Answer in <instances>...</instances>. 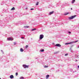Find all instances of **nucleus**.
<instances>
[{
	"label": "nucleus",
	"instance_id": "39",
	"mask_svg": "<svg viewBox=\"0 0 79 79\" xmlns=\"http://www.w3.org/2000/svg\"><path fill=\"white\" fill-rule=\"evenodd\" d=\"M0 79H1V78H0Z\"/></svg>",
	"mask_w": 79,
	"mask_h": 79
},
{
	"label": "nucleus",
	"instance_id": "1",
	"mask_svg": "<svg viewBox=\"0 0 79 79\" xmlns=\"http://www.w3.org/2000/svg\"><path fill=\"white\" fill-rule=\"evenodd\" d=\"M77 42H78V40H77L75 41L72 42L70 43H66L65 44V45H68V44H73V43H76Z\"/></svg>",
	"mask_w": 79,
	"mask_h": 79
},
{
	"label": "nucleus",
	"instance_id": "11",
	"mask_svg": "<svg viewBox=\"0 0 79 79\" xmlns=\"http://www.w3.org/2000/svg\"><path fill=\"white\" fill-rule=\"evenodd\" d=\"M49 76H50V75H47L46 76V79H48V77H49Z\"/></svg>",
	"mask_w": 79,
	"mask_h": 79
},
{
	"label": "nucleus",
	"instance_id": "25",
	"mask_svg": "<svg viewBox=\"0 0 79 79\" xmlns=\"http://www.w3.org/2000/svg\"><path fill=\"white\" fill-rule=\"evenodd\" d=\"M14 45H16V42H14Z\"/></svg>",
	"mask_w": 79,
	"mask_h": 79
},
{
	"label": "nucleus",
	"instance_id": "3",
	"mask_svg": "<svg viewBox=\"0 0 79 79\" xmlns=\"http://www.w3.org/2000/svg\"><path fill=\"white\" fill-rule=\"evenodd\" d=\"M44 35L43 34L40 35V40H41V39H42L43 38H44Z\"/></svg>",
	"mask_w": 79,
	"mask_h": 79
},
{
	"label": "nucleus",
	"instance_id": "9",
	"mask_svg": "<svg viewBox=\"0 0 79 79\" xmlns=\"http://www.w3.org/2000/svg\"><path fill=\"white\" fill-rule=\"evenodd\" d=\"M53 13H54V11H52V12H49V15H52V14H53Z\"/></svg>",
	"mask_w": 79,
	"mask_h": 79
},
{
	"label": "nucleus",
	"instance_id": "38",
	"mask_svg": "<svg viewBox=\"0 0 79 79\" xmlns=\"http://www.w3.org/2000/svg\"><path fill=\"white\" fill-rule=\"evenodd\" d=\"M53 44H54V43H53Z\"/></svg>",
	"mask_w": 79,
	"mask_h": 79
},
{
	"label": "nucleus",
	"instance_id": "37",
	"mask_svg": "<svg viewBox=\"0 0 79 79\" xmlns=\"http://www.w3.org/2000/svg\"><path fill=\"white\" fill-rule=\"evenodd\" d=\"M73 45L72 46V47H73Z\"/></svg>",
	"mask_w": 79,
	"mask_h": 79
},
{
	"label": "nucleus",
	"instance_id": "28",
	"mask_svg": "<svg viewBox=\"0 0 79 79\" xmlns=\"http://www.w3.org/2000/svg\"><path fill=\"white\" fill-rule=\"evenodd\" d=\"M70 51H72V49L71 48H70Z\"/></svg>",
	"mask_w": 79,
	"mask_h": 79
},
{
	"label": "nucleus",
	"instance_id": "12",
	"mask_svg": "<svg viewBox=\"0 0 79 79\" xmlns=\"http://www.w3.org/2000/svg\"><path fill=\"white\" fill-rule=\"evenodd\" d=\"M69 13V12H67V13H65L64 14V15H68Z\"/></svg>",
	"mask_w": 79,
	"mask_h": 79
},
{
	"label": "nucleus",
	"instance_id": "23",
	"mask_svg": "<svg viewBox=\"0 0 79 79\" xmlns=\"http://www.w3.org/2000/svg\"><path fill=\"white\" fill-rule=\"evenodd\" d=\"M44 68H48V66L45 65L44 66Z\"/></svg>",
	"mask_w": 79,
	"mask_h": 79
},
{
	"label": "nucleus",
	"instance_id": "36",
	"mask_svg": "<svg viewBox=\"0 0 79 79\" xmlns=\"http://www.w3.org/2000/svg\"><path fill=\"white\" fill-rule=\"evenodd\" d=\"M19 23H20V24H21V23H21V22H19Z\"/></svg>",
	"mask_w": 79,
	"mask_h": 79
},
{
	"label": "nucleus",
	"instance_id": "33",
	"mask_svg": "<svg viewBox=\"0 0 79 79\" xmlns=\"http://www.w3.org/2000/svg\"><path fill=\"white\" fill-rule=\"evenodd\" d=\"M71 10H73V8H71Z\"/></svg>",
	"mask_w": 79,
	"mask_h": 79
},
{
	"label": "nucleus",
	"instance_id": "34",
	"mask_svg": "<svg viewBox=\"0 0 79 79\" xmlns=\"http://www.w3.org/2000/svg\"><path fill=\"white\" fill-rule=\"evenodd\" d=\"M25 9H26H26H27V8H25Z\"/></svg>",
	"mask_w": 79,
	"mask_h": 79
},
{
	"label": "nucleus",
	"instance_id": "17",
	"mask_svg": "<svg viewBox=\"0 0 79 79\" xmlns=\"http://www.w3.org/2000/svg\"><path fill=\"white\" fill-rule=\"evenodd\" d=\"M35 30H36V28H34V29H31V31H33Z\"/></svg>",
	"mask_w": 79,
	"mask_h": 79
},
{
	"label": "nucleus",
	"instance_id": "8",
	"mask_svg": "<svg viewBox=\"0 0 79 79\" xmlns=\"http://www.w3.org/2000/svg\"><path fill=\"white\" fill-rule=\"evenodd\" d=\"M7 40H13V39H12L11 38H7Z\"/></svg>",
	"mask_w": 79,
	"mask_h": 79
},
{
	"label": "nucleus",
	"instance_id": "29",
	"mask_svg": "<svg viewBox=\"0 0 79 79\" xmlns=\"http://www.w3.org/2000/svg\"><path fill=\"white\" fill-rule=\"evenodd\" d=\"M34 10V9H33V8L31 9V10Z\"/></svg>",
	"mask_w": 79,
	"mask_h": 79
},
{
	"label": "nucleus",
	"instance_id": "7",
	"mask_svg": "<svg viewBox=\"0 0 79 79\" xmlns=\"http://www.w3.org/2000/svg\"><path fill=\"white\" fill-rule=\"evenodd\" d=\"M10 79H13V78H14V76H13L12 75H11L10 76Z\"/></svg>",
	"mask_w": 79,
	"mask_h": 79
},
{
	"label": "nucleus",
	"instance_id": "27",
	"mask_svg": "<svg viewBox=\"0 0 79 79\" xmlns=\"http://www.w3.org/2000/svg\"><path fill=\"white\" fill-rule=\"evenodd\" d=\"M68 33H69V34H71V32H70V31H69L68 32Z\"/></svg>",
	"mask_w": 79,
	"mask_h": 79
},
{
	"label": "nucleus",
	"instance_id": "35",
	"mask_svg": "<svg viewBox=\"0 0 79 79\" xmlns=\"http://www.w3.org/2000/svg\"><path fill=\"white\" fill-rule=\"evenodd\" d=\"M76 61H77V60H76Z\"/></svg>",
	"mask_w": 79,
	"mask_h": 79
},
{
	"label": "nucleus",
	"instance_id": "13",
	"mask_svg": "<svg viewBox=\"0 0 79 79\" xmlns=\"http://www.w3.org/2000/svg\"><path fill=\"white\" fill-rule=\"evenodd\" d=\"M15 10V8L14 7H13L11 9V10Z\"/></svg>",
	"mask_w": 79,
	"mask_h": 79
},
{
	"label": "nucleus",
	"instance_id": "2",
	"mask_svg": "<svg viewBox=\"0 0 79 79\" xmlns=\"http://www.w3.org/2000/svg\"><path fill=\"white\" fill-rule=\"evenodd\" d=\"M76 16V15H75L70 17H69V19H73V18H74Z\"/></svg>",
	"mask_w": 79,
	"mask_h": 79
},
{
	"label": "nucleus",
	"instance_id": "22",
	"mask_svg": "<svg viewBox=\"0 0 79 79\" xmlns=\"http://www.w3.org/2000/svg\"><path fill=\"white\" fill-rule=\"evenodd\" d=\"M36 5H39V2H37V3L35 4Z\"/></svg>",
	"mask_w": 79,
	"mask_h": 79
},
{
	"label": "nucleus",
	"instance_id": "30",
	"mask_svg": "<svg viewBox=\"0 0 79 79\" xmlns=\"http://www.w3.org/2000/svg\"><path fill=\"white\" fill-rule=\"evenodd\" d=\"M21 38L22 39H24V37H21Z\"/></svg>",
	"mask_w": 79,
	"mask_h": 79
},
{
	"label": "nucleus",
	"instance_id": "24",
	"mask_svg": "<svg viewBox=\"0 0 79 79\" xmlns=\"http://www.w3.org/2000/svg\"><path fill=\"white\" fill-rule=\"evenodd\" d=\"M1 51L2 52V53L3 54L4 53H3V51L2 50H1Z\"/></svg>",
	"mask_w": 79,
	"mask_h": 79
},
{
	"label": "nucleus",
	"instance_id": "31",
	"mask_svg": "<svg viewBox=\"0 0 79 79\" xmlns=\"http://www.w3.org/2000/svg\"><path fill=\"white\" fill-rule=\"evenodd\" d=\"M76 56V58H78V56Z\"/></svg>",
	"mask_w": 79,
	"mask_h": 79
},
{
	"label": "nucleus",
	"instance_id": "14",
	"mask_svg": "<svg viewBox=\"0 0 79 79\" xmlns=\"http://www.w3.org/2000/svg\"><path fill=\"white\" fill-rule=\"evenodd\" d=\"M40 52H44V49H42L41 50Z\"/></svg>",
	"mask_w": 79,
	"mask_h": 79
},
{
	"label": "nucleus",
	"instance_id": "19",
	"mask_svg": "<svg viewBox=\"0 0 79 79\" xmlns=\"http://www.w3.org/2000/svg\"><path fill=\"white\" fill-rule=\"evenodd\" d=\"M18 72H17L15 73V76H18Z\"/></svg>",
	"mask_w": 79,
	"mask_h": 79
},
{
	"label": "nucleus",
	"instance_id": "16",
	"mask_svg": "<svg viewBox=\"0 0 79 79\" xmlns=\"http://www.w3.org/2000/svg\"><path fill=\"white\" fill-rule=\"evenodd\" d=\"M24 28H28L29 27V26H24Z\"/></svg>",
	"mask_w": 79,
	"mask_h": 79
},
{
	"label": "nucleus",
	"instance_id": "5",
	"mask_svg": "<svg viewBox=\"0 0 79 79\" xmlns=\"http://www.w3.org/2000/svg\"><path fill=\"white\" fill-rule=\"evenodd\" d=\"M55 46L56 47H61V45L60 44H56Z\"/></svg>",
	"mask_w": 79,
	"mask_h": 79
},
{
	"label": "nucleus",
	"instance_id": "18",
	"mask_svg": "<svg viewBox=\"0 0 79 79\" xmlns=\"http://www.w3.org/2000/svg\"><path fill=\"white\" fill-rule=\"evenodd\" d=\"M58 53V52H55L54 53V54H57V53Z\"/></svg>",
	"mask_w": 79,
	"mask_h": 79
},
{
	"label": "nucleus",
	"instance_id": "32",
	"mask_svg": "<svg viewBox=\"0 0 79 79\" xmlns=\"http://www.w3.org/2000/svg\"><path fill=\"white\" fill-rule=\"evenodd\" d=\"M77 67H78V68H79V65Z\"/></svg>",
	"mask_w": 79,
	"mask_h": 79
},
{
	"label": "nucleus",
	"instance_id": "6",
	"mask_svg": "<svg viewBox=\"0 0 79 79\" xmlns=\"http://www.w3.org/2000/svg\"><path fill=\"white\" fill-rule=\"evenodd\" d=\"M19 22H20L21 23L23 24H26L25 21H20Z\"/></svg>",
	"mask_w": 79,
	"mask_h": 79
},
{
	"label": "nucleus",
	"instance_id": "20",
	"mask_svg": "<svg viewBox=\"0 0 79 79\" xmlns=\"http://www.w3.org/2000/svg\"><path fill=\"white\" fill-rule=\"evenodd\" d=\"M20 79H24V77H20Z\"/></svg>",
	"mask_w": 79,
	"mask_h": 79
},
{
	"label": "nucleus",
	"instance_id": "15",
	"mask_svg": "<svg viewBox=\"0 0 79 79\" xmlns=\"http://www.w3.org/2000/svg\"><path fill=\"white\" fill-rule=\"evenodd\" d=\"M75 0H73V1L72 2V3H74V2H75Z\"/></svg>",
	"mask_w": 79,
	"mask_h": 79
},
{
	"label": "nucleus",
	"instance_id": "21",
	"mask_svg": "<svg viewBox=\"0 0 79 79\" xmlns=\"http://www.w3.org/2000/svg\"><path fill=\"white\" fill-rule=\"evenodd\" d=\"M28 47H29V46L27 45L25 46V48H28Z\"/></svg>",
	"mask_w": 79,
	"mask_h": 79
},
{
	"label": "nucleus",
	"instance_id": "26",
	"mask_svg": "<svg viewBox=\"0 0 79 79\" xmlns=\"http://www.w3.org/2000/svg\"><path fill=\"white\" fill-rule=\"evenodd\" d=\"M68 54H66L65 55V56H67V55H68Z\"/></svg>",
	"mask_w": 79,
	"mask_h": 79
},
{
	"label": "nucleus",
	"instance_id": "4",
	"mask_svg": "<svg viewBox=\"0 0 79 79\" xmlns=\"http://www.w3.org/2000/svg\"><path fill=\"white\" fill-rule=\"evenodd\" d=\"M23 68H29V65H27L26 64H23Z\"/></svg>",
	"mask_w": 79,
	"mask_h": 79
},
{
	"label": "nucleus",
	"instance_id": "10",
	"mask_svg": "<svg viewBox=\"0 0 79 79\" xmlns=\"http://www.w3.org/2000/svg\"><path fill=\"white\" fill-rule=\"evenodd\" d=\"M20 52H23L24 51V50L22 48H20Z\"/></svg>",
	"mask_w": 79,
	"mask_h": 79
}]
</instances>
